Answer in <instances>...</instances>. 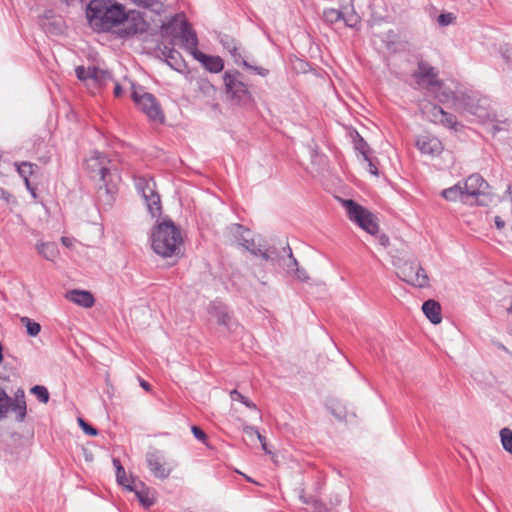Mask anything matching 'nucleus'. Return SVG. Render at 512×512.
Instances as JSON below:
<instances>
[{
    "mask_svg": "<svg viewBox=\"0 0 512 512\" xmlns=\"http://www.w3.org/2000/svg\"><path fill=\"white\" fill-rule=\"evenodd\" d=\"M87 10L91 24L102 31H109L125 23L128 25L119 31L120 37L135 35L141 30L136 24L129 23L125 6L116 0H91Z\"/></svg>",
    "mask_w": 512,
    "mask_h": 512,
    "instance_id": "obj_1",
    "label": "nucleus"
},
{
    "mask_svg": "<svg viewBox=\"0 0 512 512\" xmlns=\"http://www.w3.org/2000/svg\"><path fill=\"white\" fill-rule=\"evenodd\" d=\"M151 241L154 252L164 258L181 254L183 238L172 220L159 223L152 232Z\"/></svg>",
    "mask_w": 512,
    "mask_h": 512,
    "instance_id": "obj_2",
    "label": "nucleus"
},
{
    "mask_svg": "<svg viewBox=\"0 0 512 512\" xmlns=\"http://www.w3.org/2000/svg\"><path fill=\"white\" fill-rule=\"evenodd\" d=\"M109 163L110 160L103 153L95 151L86 160L85 165L90 178L98 179L102 182L97 191L98 199L110 205L114 201L115 192L106 181L107 175L110 174Z\"/></svg>",
    "mask_w": 512,
    "mask_h": 512,
    "instance_id": "obj_3",
    "label": "nucleus"
},
{
    "mask_svg": "<svg viewBox=\"0 0 512 512\" xmlns=\"http://www.w3.org/2000/svg\"><path fill=\"white\" fill-rule=\"evenodd\" d=\"M131 98L138 108L151 120L163 122L164 114L156 97L141 85L131 82Z\"/></svg>",
    "mask_w": 512,
    "mask_h": 512,
    "instance_id": "obj_4",
    "label": "nucleus"
},
{
    "mask_svg": "<svg viewBox=\"0 0 512 512\" xmlns=\"http://www.w3.org/2000/svg\"><path fill=\"white\" fill-rule=\"evenodd\" d=\"M243 75L236 69L227 70L223 74L226 94L238 105H247L253 101L247 84L242 80Z\"/></svg>",
    "mask_w": 512,
    "mask_h": 512,
    "instance_id": "obj_5",
    "label": "nucleus"
},
{
    "mask_svg": "<svg viewBox=\"0 0 512 512\" xmlns=\"http://www.w3.org/2000/svg\"><path fill=\"white\" fill-rule=\"evenodd\" d=\"M343 206L346 209L348 218L360 228L371 235H375L378 232L379 225L377 217L367 208L352 199L344 200Z\"/></svg>",
    "mask_w": 512,
    "mask_h": 512,
    "instance_id": "obj_6",
    "label": "nucleus"
},
{
    "mask_svg": "<svg viewBox=\"0 0 512 512\" xmlns=\"http://www.w3.org/2000/svg\"><path fill=\"white\" fill-rule=\"evenodd\" d=\"M134 184L137 192L144 199L148 212L153 217L160 216L162 212L161 199L156 192L154 180L146 176H136L134 177Z\"/></svg>",
    "mask_w": 512,
    "mask_h": 512,
    "instance_id": "obj_7",
    "label": "nucleus"
},
{
    "mask_svg": "<svg viewBox=\"0 0 512 512\" xmlns=\"http://www.w3.org/2000/svg\"><path fill=\"white\" fill-rule=\"evenodd\" d=\"M415 89L432 90L442 85L439 79V71L422 57L417 61V68L412 72Z\"/></svg>",
    "mask_w": 512,
    "mask_h": 512,
    "instance_id": "obj_8",
    "label": "nucleus"
},
{
    "mask_svg": "<svg viewBox=\"0 0 512 512\" xmlns=\"http://www.w3.org/2000/svg\"><path fill=\"white\" fill-rule=\"evenodd\" d=\"M394 265L397 268V276L407 284L416 288L429 286V277L425 269L416 261H405L402 264Z\"/></svg>",
    "mask_w": 512,
    "mask_h": 512,
    "instance_id": "obj_9",
    "label": "nucleus"
},
{
    "mask_svg": "<svg viewBox=\"0 0 512 512\" xmlns=\"http://www.w3.org/2000/svg\"><path fill=\"white\" fill-rule=\"evenodd\" d=\"M425 114L427 119L435 124L442 125L448 129L458 130L459 122L455 115L446 112L442 107L435 104H430L425 107Z\"/></svg>",
    "mask_w": 512,
    "mask_h": 512,
    "instance_id": "obj_10",
    "label": "nucleus"
},
{
    "mask_svg": "<svg viewBox=\"0 0 512 512\" xmlns=\"http://www.w3.org/2000/svg\"><path fill=\"white\" fill-rule=\"evenodd\" d=\"M179 37L182 42V47L194 57L195 54L199 52L197 48L198 37L190 23L185 18L181 21Z\"/></svg>",
    "mask_w": 512,
    "mask_h": 512,
    "instance_id": "obj_11",
    "label": "nucleus"
},
{
    "mask_svg": "<svg viewBox=\"0 0 512 512\" xmlns=\"http://www.w3.org/2000/svg\"><path fill=\"white\" fill-rule=\"evenodd\" d=\"M7 413L12 411L15 413V421L18 423L24 422L27 415V404L25 398V392L23 389L19 388L14 397H11V400L7 402Z\"/></svg>",
    "mask_w": 512,
    "mask_h": 512,
    "instance_id": "obj_12",
    "label": "nucleus"
},
{
    "mask_svg": "<svg viewBox=\"0 0 512 512\" xmlns=\"http://www.w3.org/2000/svg\"><path fill=\"white\" fill-rule=\"evenodd\" d=\"M146 462L151 473L159 479H166L171 473V469L167 468L163 456L159 451L148 452L146 454Z\"/></svg>",
    "mask_w": 512,
    "mask_h": 512,
    "instance_id": "obj_13",
    "label": "nucleus"
},
{
    "mask_svg": "<svg viewBox=\"0 0 512 512\" xmlns=\"http://www.w3.org/2000/svg\"><path fill=\"white\" fill-rule=\"evenodd\" d=\"M417 148L422 154L430 156H438L443 151L442 142L435 136L430 134L421 135L416 141Z\"/></svg>",
    "mask_w": 512,
    "mask_h": 512,
    "instance_id": "obj_14",
    "label": "nucleus"
},
{
    "mask_svg": "<svg viewBox=\"0 0 512 512\" xmlns=\"http://www.w3.org/2000/svg\"><path fill=\"white\" fill-rule=\"evenodd\" d=\"M488 183L478 173L470 175L464 182V190L466 196H478L485 194Z\"/></svg>",
    "mask_w": 512,
    "mask_h": 512,
    "instance_id": "obj_15",
    "label": "nucleus"
},
{
    "mask_svg": "<svg viewBox=\"0 0 512 512\" xmlns=\"http://www.w3.org/2000/svg\"><path fill=\"white\" fill-rule=\"evenodd\" d=\"M235 237L239 243L244 249L249 251L252 255L258 256V247L261 246L260 244L257 245L254 241V239L250 238V230L246 229L244 226L240 224H235Z\"/></svg>",
    "mask_w": 512,
    "mask_h": 512,
    "instance_id": "obj_16",
    "label": "nucleus"
},
{
    "mask_svg": "<svg viewBox=\"0 0 512 512\" xmlns=\"http://www.w3.org/2000/svg\"><path fill=\"white\" fill-rule=\"evenodd\" d=\"M194 58L211 73H219L224 68V61L220 56L207 55L199 51L195 54Z\"/></svg>",
    "mask_w": 512,
    "mask_h": 512,
    "instance_id": "obj_17",
    "label": "nucleus"
},
{
    "mask_svg": "<svg viewBox=\"0 0 512 512\" xmlns=\"http://www.w3.org/2000/svg\"><path fill=\"white\" fill-rule=\"evenodd\" d=\"M218 40L223 48L229 52L234 62L239 65L240 61L243 59V56L239 50V44L236 39L227 34H220Z\"/></svg>",
    "mask_w": 512,
    "mask_h": 512,
    "instance_id": "obj_18",
    "label": "nucleus"
},
{
    "mask_svg": "<svg viewBox=\"0 0 512 512\" xmlns=\"http://www.w3.org/2000/svg\"><path fill=\"white\" fill-rule=\"evenodd\" d=\"M66 298L84 308H91L94 303L95 299L91 292L85 291V290H72L67 292Z\"/></svg>",
    "mask_w": 512,
    "mask_h": 512,
    "instance_id": "obj_19",
    "label": "nucleus"
},
{
    "mask_svg": "<svg viewBox=\"0 0 512 512\" xmlns=\"http://www.w3.org/2000/svg\"><path fill=\"white\" fill-rule=\"evenodd\" d=\"M258 256L261 257L266 262H269L271 264H278L280 265L282 263V256H283V247L281 250H279L275 246H269V247H258Z\"/></svg>",
    "mask_w": 512,
    "mask_h": 512,
    "instance_id": "obj_20",
    "label": "nucleus"
},
{
    "mask_svg": "<svg viewBox=\"0 0 512 512\" xmlns=\"http://www.w3.org/2000/svg\"><path fill=\"white\" fill-rule=\"evenodd\" d=\"M422 311L431 323L439 324L441 322V306L437 301L432 299L425 301L422 305Z\"/></svg>",
    "mask_w": 512,
    "mask_h": 512,
    "instance_id": "obj_21",
    "label": "nucleus"
},
{
    "mask_svg": "<svg viewBox=\"0 0 512 512\" xmlns=\"http://www.w3.org/2000/svg\"><path fill=\"white\" fill-rule=\"evenodd\" d=\"M131 492L135 493L137 499L145 508H149L155 503L154 498L150 495V489L143 482L133 484Z\"/></svg>",
    "mask_w": 512,
    "mask_h": 512,
    "instance_id": "obj_22",
    "label": "nucleus"
},
{
    "mask_svg": "<svg viewBox=\"0 0 512 512\" xmlns=\"http://www.w3.org/2000/svg\"><path fill=\"white\" fill-rule=\"evenodd\" d=\"M280 266L290 276L295 271V268H297L299 266V263L296 260V258L293 256L292 249L290 248L288 243H286V245L283 246L282 263L280 264Z\"/></svg>",
    "mask_w": 512,
    "mask_h": 512,
    "instance_id": "obj_23",
    "label": "nucleus"
},
{
    "mask_svg": "<svg viewBox=\"0 0 512 512\" xmlns=\"http://www.w3.org/2000/svg\"><path fill=\"white\" fill-rule=\"evenodd\" d=\"M113 464L116 468V479L118 484L123 486L128 491H132L133 484H136L134 480L127 477L125 469L122 467L118 459H113Z\"/></svg>",
    "mask_w": 512,
    "mask_h": 512,
    "instance_id": "obj_24",
    "label": "nucleus"
},
{
    "mask_svg": "<svg viewBox=\"0 0 512 512\" xmlns=\"http://www.w3.org/2000/svg\"><path fill=\"white\" fill-rule=\"evenodd\" d=\"M92 78L97 85L104 86L109 81L113 80L112 74L108 70L100 69L96 66H91Z\"/></svg>",
    "mask_w": 512,
    "mask_h": 512,
    "instance_id": "obj_25",
    "label": "nucleus"
},
{
    "mask_svg": "<svg viewBox=\"0 0 512 512\" xmlns=\"http://www.w3.org/2000/svg\"><path fill=\"white\" fill-rule=\"evenodd\" d=\"M443 198L448 201H457L458 199H462L465 195V190L461 184H456L452 187L444 189L441 192Z\"/></svg>",
    "mask_w": 512,
    "mask_h": 512,
    "instance_id": "obj_26",
    "label": "nucleus"
},
{
    "mask_svg": "<svg viewBox=\"0 0 512 512\" xmlns=\"http://www.w3.org/2000/svg\"><path fill=\"white\" fill-rule=\"evenodd\" d=\"M166 63L174 70L181 72L183 68H185V61L177 50L169 52V55H166Z\"/></svg>",
    "mask_w": 512,
    "mask_h": 512,
    "instance_id": "obj_27",
    "label": "nucleus"
},
{
    "mask_svg": "<svg viewBox=\"0 0 512 512\" xmlns=\"http://www.w3.org/2000/svg\"><path fill=\"white\" fill-rule=\"evenodd\" d=\"M353 143L355 150L362 155L363 160H368L370 147L358 132H355V136H353Z\"/></svg>",
    "mask_w": 512,
    "mask_h": 512,
    "instance_id": "obj_28",
    "label": "nucleus"
},
{
    "mask_svg": "<svg viewBox=\"0 0 512 512\" xmlns=\"http://www.w3.org/2000/svg\"><path fill=\"white\" fill-rule=\"evenodd\" d=\"M20 322L25 326L27 334L31 337H36L41 331V325L27 316L21 317Z\"/></svg>",
    "mask_w": 512,
    "mask_h": 512,
    "instance_id": "obj_29",
    "label": "nucleus"
},
{
    "mask_svg": "<svg viewBox=\"0 0 512 512\" xmlns=\"http://www.w3.org/2000/svg\"><path fill=\"white\" fill-rule=\"evenodd\" d=\"M37 249L47 260H53L58 253L56 245L51 242L38 244Z\"/></svg>",
    "mask_w": 512,
    "mask_h": 512,
    "instance_id": "obj_30",
    "label": "nucleus"
},
{
    "mask_svg": "<svg viewBox=\"0 0 512 512\" xmlns=\"http://www.w3.org/2000/svg\"><path fill=\"white\" fill-rule=\"evenodd\" d=\"M214 316L219 325L224 326L227 330H232V319L225 309L215 308Z\"/></svg>",
    "mask_w": 512,
    "mask_h": 512,
    "instance_id": "obj_31",
    "label": "nucleus"
},
{
    "mask_svg": "<svg viewBox=\"0 0 512 512\" xmlns=\"http://www.w3.org/2000/svg\"><path fill=\"white\" fill-rule=\"evenodd\" d=\"M324 20L329 24L337 23L344 17V13L338 9L327 8L323 11Z\"/></svg>",
    "mask_w": 512,
    "mask_h": 512,
    "instance_id": "obj_32",
    "label": "nucleus"
},
{
    "mask_svg": "<svg viewBox=\"0 0 512 512\" xmlns=\"http://www.w3.org/2000/svg\"><path fill=\"white\" fill-rule=\"evenodd\" d=\"M30 392L37 397L39 402L46 404L49 401L50 395L48 389L43 385H35L30 389Z\"/></svg>",
    "mask_w": 512,
    "mask_h": 512,
    "instance_id": "obj_33",
    "label": "nucleus"
},
{
    "mask_svg": "<svg viewBox=\"0 0 512 512\" xmlns=\"http://www.w3.org/2000/svg\"><path fill=\"white\" fill-rule=\"evenodd\" d=\"M17 171L19 175L24 179H29V176L34 173V168H37L36 164L30 162H22L20 164H16Z\"/></svg>",
    "mask_w": 512,
    "mask_h": 512,
    "instance_id": "obj_34",
    "label": "nucleus"
},
{
    "mask_svg": "<svg viewBox=\"0 0 512 512\" xmlns=\"http://www.w3.org/2000/svg\"><path fill=\"white\" fill-rule=\"evenodd\" d=\"M500 438L503 448L512 454V430L506 427L501 429Z\"/></svg>",
    "mask_w": 512,
    "mask_h": 512,
    "instance_id": "obj_35",
    "label": "nucleus"
},
{
    "mask_svg": "<svg viewBox=\"0 0 512 512\" xmlns=\"http://www.w3.org/2000/svg\"><path fill=\"white\" fill-rule=\"evenodd\" d=\"M230 397L233 401H240L243 403L246 407L250 409H257L256 405L251 402L247 397L242 395L238 390L234 389L230 392Z\"/></svg>",
    "mask_w": 512,
    "mask_h": 512,
    "instance_id": "obj_36",
    "label": "nucleus"
},
{
    "mask_svg": "<svg viewBox=\"0 0 512 512\" xmlns=\"http://www.w3.org/2000/svg\"><path fill=\"white\" fill-rule=\"evenodd\" d=\"M10 400L11 396H9L3 388H0V420L7 416L6 404Z\"/></svg>",
    "mask_w": 512,
    "mask_h": 512,
    "instance_id": "obj_37",
    "label": "nucleus"
},
{
    "mask_svg": "<svg viewBox=\"0 0 512 512\" xmlns=\"http://www.w3.org/2000/svg\"><path fill=\"white\" fill-rule=\"evenodd\" d=\"M75 73L80 81H86L92 78L91 66L88 68H85L84 66H77Z\"/></svg>",
    "mask_w": 512,
    "mask_h": 512,
    "instance_id": "obj_38",
    "label": "nucleus"
},
{
    "mask_svg": "<svg viewBox=\"0 0 512 512\" xmlns=\"http://www.w3.org/2000/svg\"><path fill=\"white\" fill-rule=\"evenodd\" d=\"M239 65H242L245 68L254 71L256 74H258L262 77L267 76L269 73L268 69H265V68L259 67V66H253V65L249 64L244 58L240 61Z\"/></svg>",
    "mask_w": 512,
    "mask_h": 512,
    "instance_id": "obj_39",
    "label": "nucleus"
},
{
    "mask_svg": "<svg viewBox=\"0 0 512 512\" xmlns=\"http://www.w3.org/2000/svg\"><path fill=\"white\" fill-rule=\"evenodd\" d=\"M78 424L81 429L89 436H97L98 430L88 424L83 418H78Z\"/></svg>",
    "mask_w": 512,
    "mask_h": 512,
    "instance_id": "obj_40",
    "label": "nucleus"
},
{
    "mask_svg": "<svg viewBox=\"0 0 512 512\" xmlns=\"http://www.w3.org/2000/svg\"><path fill=\"white\" fill-rule=\"evenodd\" d=\"M291 276L300 282H307L309 280V275L307 271L304 268H301L300 266L295 268V271Z\"/></svg>",
    "mask_w": 512,
    "mask_h": 512,
    "instance_id": "obj_41",
    "label": "nucleus"
},
{
    "mask_svg": "<svg viewBox=\"0 0 512 512\" xmlns=\"http://www.w3.org/2000/svg\"><path fill=\"white\" fill-rule=\"evenodd\" d=\"M344 21L347 27L353 28L359 22V17L355 13L344 14V17L341 18Z\"/></svg>",
    "mask_w": 512,
    "mask_h": 512,
    "instance_id": "obj_42",
    "label": "nucleus"
},
{
    "mask_svg": "<svg viewBox=\"0 0 512 512\" xmlns=\"http://www.w3.org/2000/svg\"><path fill=\"white\" fill-rule=\"evenodd\" d=\"M470 102H472V98H470V97L465 100V103H464L465 110L472 115H480V113H479L480 106L471 104Z\"/></svg>",
    "mask_w": 512,
    "mask_h": 512,
    "instance_id": "obj_43",
    "label": "nucleus"
},
{
    "mask_svg": "<svg viewBox=\"0 0 512 512\" xmlns=\"http://www.w3.org/2000/svg\"><path fill=\"white\" fill-rule=\"evenodd\" d=\"M455 17L452 13H442L438 16V23L442 26H447L453 22Z\"/></svg>",
    "mask_w": 512,
    "mask_h": 512,
    "instance_id": "obj_44",
    "label": "nucleus"
},
{
    "mask_svg": "<svg viewBox=\"0 0 512 512\" xmlns=\"http://www.w3.org/2000/svg\"><path fill=\"white\" fill-rule=\"evenodd\" d=\"M191 431L196 439H198L201 442H204L207 439L206 433L199 428L198 426H192Z\"/></svg>",
    "mask_w": 512,
    "mask_h": 512,
    "instance_id": "obj_45",
    "label": "nucleus"
},
{
    "mask_svg": "<svg viewBox=\"0 0 512 512\" xmlns=\"http://www.w3.org/2000/svg\"><path fill=\"white\" fill-rule=\"evenodd\" d=\"M243 432H244L246 435L250 436V437H253V436H256V437H257V436H258V434H260V432L258 431V429H257V428H255V427H253V426H245V427L243 428Z\"/></svg>",
    "mask_w": 512,
    "mask_h": 512,
    "instance_id": "obj_46",
    "label": "nucleus"
},
{
    "mask_svg": "<svg viewBox=\"0 0 512 512\" xmlns=\"http://www.w3.org/2000/svg\"><path fill=\"white\" fill-rule=\"evenodd\" d=\"M135 4L143 7H151L155 5L158 0H132Z\"/></svg>",
    "mask_w": 512,
    "mask_h": 512,
    "instance_id": "obj_47",
    "label": "nucleus"
},
{
    "mask_svg": "<svg viewBox=\"0 0 512 512\" xmlns=\"http://www.w3.org/2000/svg\"><path fill=\"white\" fill-rule=\"evenodd\" d=\"M368 163L369 172L373 175H378V169L374 160L368 155V160H365Z\"/></svg>",
    "mask_w": 512,
    "mask_h": 512,
    "instance_id": "obj_48",
    "label": "nucleus"
},
{
    "mask_svg": "<svg viewBox=\"0 0 512 512\" xmlns=\"http://www.w3.org/2000/svg\"><path fill=\"white\" fill-rule=\"evenodd\" d=\"M11 198H12V195L8 191H6L4 188L0 187V199L9 203Z\"/></svg>",
    "mask_w": 512,
    "mask_h": 512,
    "instance_id": "obj_49",
    "label": "nucleus"
},
{
    "mask_svg": "<svg viewBox=\"0 0 512 512\" xmlns=\"http://www.w3.org/2000/svg\"><path fill=\"white\" fill-rule=\"evenodd\" d=\"M377 238L381 246L387 247L389 245V237L386 234H381Z\"/></svg>",
    "mask_w": 512,
    "mask_h": 512,
    "instance_id": "obj_50",
    "label": "nucleus"
},
{
    "mask_svg": "<svg viewBox=\"0 0 512 512\" xmlns=\"http://www.w3.org/2000/svg\"><path fill=\"white\" fill-rule=\"evenodd\" d=\"M494 223L497 229L501 230L505 227V221L500 216H495Z\"/></svg>",
    "mask_w": 512,
    "mask_h": 512,
    "instance_id": "obj_51",
    "label": "nucleus"
},
{
    "mask_svg": "<svg viewBox=\"0 0 512 512\" xmlns=\"http://www.w3.org/2000/svg\"><path fill=\"white\" fill-rule=\"evenodd\" d=\"M24 182H25V186H26L27 190L31 193L32 197L36 198V189H35V187H33L31 185L29 179H26Z\"/></svg>",
    "mask_w": 512,
    "mask_h": 512,
    "instance_id": "obj_52",
    "label": "nucleus"
},
{
    "mask_svg": "<svg viewBox=\"0 0 512 512\" xmlns=\"http://www.w3.org/2000/svg\"><path fill=\"white\" fill-rule=\"evenodd\" d=\"M257 438L260 441L263 450L267 453H270V451L267 449L266 438L261 434H258Z\"/></svg>",
    "mask_w": 512,
    "mask_h": 512,
    "instance_id": "obj_53",
    "label": "nucleus"
},
{
    "mask_svg": "<svg viewBox=\"0 0 512 512\" xmlns=\"http://www.w3.org/2000/svg\"><path fill=\"white\" fill-rule=\"evenodd\" d=\"M113 93H114L115 97H120L122 95V93H123V89H122L121 85L118 82L115 83V87H114Z\"/></svg>",
    "mask_w": 512,
    "mask_h": 512,
    "instance_id": "obj_54",
    "label": "nucleus"
},
{
    "mask_svg": "<svg viewBox=\"0 0 512 512\" xmlns=\"http://www.w3.org/2000/svg\"><path fill=\"white\" fill-rule=\"evenodd\" d=\"M175 49L172 48V47H169V46H164L162 49H161V53L162 55L164 56V58L166 59V55H169V52H172L174 51Z\"/></svg>",
    "mask_w": 512,
    "mask_h": 512,
    "instance_id": "obj_55",
    "label": "nucleus"
},
{
    "mask_svg": "<svg viewBox=\"0 0 512 512\" xmlns=\"http://www.w3.org/2000/svg\"><path fill=\"white\" fill-rule=\"evenodd\" d=\"M140 386L145 389L146 391H150L151 390V385L146 382L145 380H140Z\"/></svg>",
    "mask_w": 512,
    "mask_h": 512,
    "instance_id": "obj_56",
    "label": "nucleus"
},
{
    "mask_svg": "<svg viewBox=\"0 0 512 512\" xmlns=\"http://www.w3.org/2000/svg\"><path fill=\"white\" fill-rule=\"evenodd\" d=\"M61 241H62V243H63L65 246H67V247H69V246H71V245H72V241H71V239H70V238H68V237H62V238H61Z\"/></svg>",
    "mask_w": 512,
    "mask_h": 512,
    "instance_id": "obj_57",
    "label": "nucleus"
},
{
    "mask_svg": "<svg viewBox=\"0 0 512 512\" xmlns=\"http://www.w3.org/2000/svg\"><path fill=\"white\" fill-rule=\"evenodd\" d=\"M498 347L504 351H507V348L503 344H499Z\"/></svg>",
    "mask_w": 512,
    "mask_h": 512,
    "instance_id": "obj_58",
    "label": "nucleus"
},
{
    "mask_svg": "<svg viewBox=\"0 0 512 512\" xmlns=\"http://www.w3.org/2000/svg\"><path fill=\"white\" fill-rule=\"evenodd\" d=\"M246 479H247L248 481H250V482H253V480H252L251 478H249V477H246Z\"/></svg>",
    "mask_w": 512,
    "mask_h": 512,
    "instance_id": "obj_59",
    "label": "nucleus"
}]
</instances>
